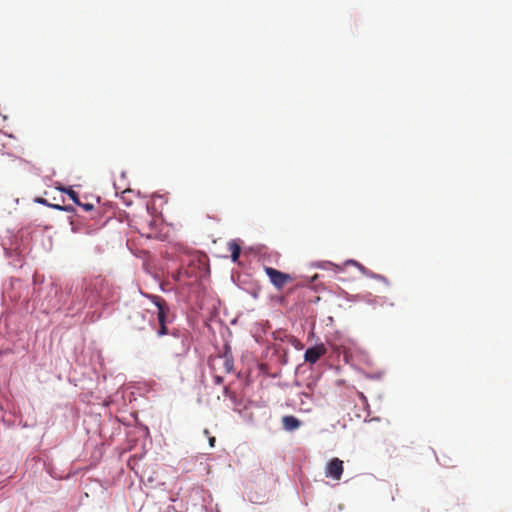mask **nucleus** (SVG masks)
Returning <instances> with one entry per match:
<instances>
[{"label":"nucleus","instance_id":"obj_1","mask_svg":"<svg viewBox=\"0 0 512 512\" xmlns=\"http://www.w3.org/2000/svg\"><path fill=\"white\" fill-rule=\"evenodd\" d=\"M84 300L91 306L111 298V287L102 276H95L85 280L83 293Z\"/></svg>","mask_w":512,"mask_h":512},{"label":"nucleus","instance_id":"obj_2","mask_svg":"<svg viewBox=\"0 0 512 512\" xmlns=\"http://www.w3.org/2000/svg\"><path fill=\"white\" fill-rule=\"evenodd\" d=\"M147 297L157 307V320L159 328L156 331L158 337H163L171 334L172 330L168 328V325L174 320V315L171 313L170 307L167 302L160 296L147 295Z\"/></svg>","mask_w":512,"mask_h":512},{"label":"nucleus","instance_id":"obj_3","mask_svg":"<svg viewBox=\"0 0 512 512\" xmlns=\"http://www.w3.org/2000/svg\"><path fill=\"white\" fill-rule=\"evenodd\" d=\"M164 341L166 351L174 357H183L189 351V340L186 333L176 329H172L171 334L168 335Z\"/></svg>","mask_w":512,"mask_h":512},{"label":"nucleus","instance_id":"obj_4","mask_svg":"<svg viewBox=\"0 0 512 512\" xmlns=\"http://www.w3.org/2000/svg\"><path fill=\"white\" fill-rule=\"evenodd\" d=\"M264 271L269 277L270 282L278 290L282 289L287 283L293 281V277L290 274L283 273L275 268L265 266Z\"/></svg>","mask_w":512,"mask_h":512},{"label":"nucleus","instance_id":"obj_5","mask_svg":"<svg viewBox=\"0 0 512 512\" xmlns=\"http://www.w3.org/2000/svg\"><path fill=\"white\" fill-rule=\"evenodd\" d=\"M128 322L131 329L144 330L147 323V311L138 308L132 309L128 316Z\"/></svg>","mask_w":512,"mask_h":512},{"label":"nucleus","instance_id":"obj_6","mask_svg":"<svg viewBox=\"0 0 512 512\" xmlns=\"http://www.w3.org/2000/svg\"><path fill=\"white\" fill-rule=\"evenodd\" d=\"M343 471V461L339 458H333L326 465L325 476L339 481L342 477Z\"/></svg>","mask_w":512,"mask_h":512},{"label":"nucleus","instance_id":"obj_7","mask_svg":"<svg viewBox=\"0 0 512 512\" xmlns=\"http://www.w3.org/2000/svg\"><path fill=\"white\" fill-rule=\"evenodd\" d=\"M327 353V348L324 344H318L308 348L305 351L304 359L310 364H315L322 356Z\"/></svg>","mask_w":512,"mask_h":512},{"label":"nucleus","instance_id":"obj_8","mask_svg":"<svg viewBox=\"0 0 512 512\" xmlns=\"http://www.w3.org/2000/svg\"><path fill=\"white\" fill-rule=\"evenodd\" d=\"M57 189L67 194L76 205L82 207L85 211L89 212L94 209V205L92 203H82L77 192H75L71 187H58Z\"/></svg>","mask_w":512,"mask_h":512},{"label":"nucleus","instance_id":"obj_9","mask_svg":"<svg viewBox=\"0 0 512 512\" xmlns=\"http://www.w3.org/2000/svg\"><path fill=\"white\" fill-rule=\"evenodd\" d=\"M283 428L287 431H293L301 426V421L295 416L286 415L282 418Z\"/></svg>","mask_w":512,"mask_h":512},{"label":"nucleus","instance_id":"obj_10","mask_svg":"<svg viewBox=\"0 0 512 512\" xmlns=\"http://www.w3.org/2000/svg\"><path fill=\"white\" fill-rule=\"evenodd\" d=\"M228 249L231 252L232 261L237 262L241 254L240 245L235 241H231L228 243Z\"/></svg>","mask_w":512,"mask_h":512},{"label":"nucleus","instance_id":"obj_11","mask_svg":"<svg viewBox=\"0 0 512 512\" xmlns=\"http://www.w3.org/2000/svg\"><path fill=\"white\" fill-rule=\"evenodd\" d=\"M223 365L226 373L233 371V359L227 353L222 357Z\"/></svg>","mask_w":512,"mask_h":512},{"label":"nucleus","instance_id":"obj_12","mask_svg":"<svg viewBox=\"0 0 512 512\" xmlns=\"http://www.w3.org/2000/svg\"><path fill=\"white\" fill-rule=\"evenodd\" d=\"M35 201H36L37 203H40V204H43V205L50 206V204H49V203L47 202V200H46V199H44V198H37ZM51 207H53V208H55V209H58V210H66V211L68 210L67 208H64V207H62V206H60V205H51Z\"/></svg>","mask_w":512,"mask_h":512},{"label":"nucleus","instance_id":"obj_13","mask_svg":"<svg viewBox=\"0 0 512 512\" xmlns=\"http://www.w3.org/2000/svg\"><path fill=\"white\" fill-rule=\"evenodd\" d=\"M347 264L355 265V266H357L359 269L364 270V267H363L361 264H359L358 262L354 261V260H350V261H348V262H347Z\"/></svg>","mask_w":512,"mask_h":512},{"label":"nucleus","instance_id":"obj_14","mask_svg":"<svg viewBox=\"0 0 512 512\" xmlns=\"http://www.w3.org/2000/svg\"><path fill=\"white\" fill-rule=\"evenodd\" d=\"M215 442H216V439L214 436H209V445L210 447H214L215 446Z\"/></svg>","mask_w":512,"mask_h":512},{"label":"nucleus","instance_id":"obj_15","mask_svg":"<svg viewBox=\"0 0 512 512\" xmlns=\"http://www.w3.org/2000/svg\"><path fill=\"white\" fill-rule=\"evenodd\" d=\"M129 192H130V190L123 191V193H122V199H125V194H127V193H129Z\"/></svg>","mask_w":512,"mask_h":512},{"label":"nucleus","instance_id":"obj_16","mask_svg":"<svg viewBox=\"0 0 512 512\" xmlns=\"http://www.w3.org/2000/svg\"><path fill=\"white\" fill-rule=\"evenodd\" d=\"M204 434H205L206 436H208V437H209V434H210L209 430H208V429H205V430H204Z\"/></svg>","mask_w":512,"mask_h":512},{"label":"nucleus","instance_id":"obj_17","mask_svg":"<svg viewBox=\"0 0 512 512\" xmlns=\"http://www.w3.org/2000/svg\"><path fill=\"white\" fill-rule=\"evenodd\" d=\"M360 397L365 399V396L363 395V393H360Z\"/></svg>","mask_w":512,"mask_h":512}]
</instances>
